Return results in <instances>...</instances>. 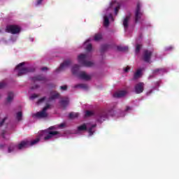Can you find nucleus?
Here are the masks:
<instances>
[{
    "instance_id": "12",
    "label": "nucleus",
    "mask_w": 179,
    "mask_h": 179,
    "mask_svg": "<svg viewBox=\"0 0 179 179\" xmlns=\"http://www.w3.org/2000/svg\"><path fill=\"white\" fill-rule=\"evenodd\" d=\"M110 22H114V17L113 14L110 13L103 16V23H110Z\"/></svg>"
},
{
    "instance_id": "39",
    "label": "nucleus",
    "mask_w": 179,
    "mask_h": 179,
    "mask_svg": "<svg viewBox=\"0 0 179 179\" xmlns=\"http://www.w3.org/2000/svg\"><path fill=\"white\" fill-rule=\"evenodd\" d=\"M66 89H67L66 85H64V86H62V87H61V90H66Z\"/></svg>"
},
{
    "instance_id": "32",
    "label": "nucleus",
    "mask_w": 179,
    "mask_h": 179,
    "mask_svg": "<svg viewBox=\"0 0 179 179\" xmlns=\"http://www.w3.org/2000/svg\"><path fill=\"white\" fill-rule=\"evenodd\" d=\"M128 22H129V16H127L124 20H123V23H128Z\"/></svg>"
},
{
    "instance_id": "49",
    "label": "nucleus",
    "mask_w": 179,
    "mask_h": 179,
    "mask_svg": "<svg viewBox=\"0 0 179 179\" xmlns=\"http://www.w3.org/2000/svg\"><path fill=\"white\" fill-rule=\"evenodd\" d=\"M0 99H1V96H0Z\"/></svg>"
},
{
    "instance_id": "3",
    "label": "nucleus",
    "mask_w": 179,
    "mask_h": 179,
    "mask_svg": "<svg viewBox=\"0 0 179 179\" xmlns=\"http://www.w3.org/2000/svg\"><path fill=\"white\" fill-rule=\"evenodd\" d=\"M94 128H96V124L90 122H87L78 127V132H83L84 131H88L90 136H92L94 134Z\"/></svg>"
},
{
    "instance_id": "16",
    "label": "nucleus",
    "mask_w": 179,
    "mask_h": 179,
    "mask_svg": "<svg viewBox=\"0 0 179 179\" xmlns=\"http://www.w3.org/2000/svg\"><path fill=\"white\" fill-rule=\"evenodd\" d=\"M126 90L117 91L114 94V97H124L127 94Z\"/></svg>"
},
{
    "instance_id": "26",
    "label": "nucleus",
    "mask_w": 179,
    "mask_h": 179,
    "mask_svg": "<svg viewBox=\"0 0 179 179\" xmlns=\"http://www.w3.org/2000/svg\"><path fill=\"white\" fill-rule=\"evenodd\" d=\"M70 118H78L79 117V113H71L69 114Z\"/></svg>"
},
{
    "instance_id": "38",
    "label": "nucleus",
    "mask_w": 179,
    "mask_h": 179,
    "mask_svg": "<svg viewBox=\"0 0 179 179\" xmlns=\"http://www.w3.org/2000/svg\"><path fill=\"white\" fill-rule=\"evenodd\" d=\"M3 87H5V83H0V89H2Z\"/></svg>"
},
{
    "instance_id": "1",
    "label": "nucleus",
    "mask_w": 179,
    "mask_h": 179,
    "mask_svg": "<svg viewBox=\"0 0 179 179\" xmlns=\"http://www.w3.org/2000/svg\"><path fill=\"white\" fill-rule=\"evenodd\" d=\"M65 127V123H62L58 125L49 127L45 131L39 132L38 136L34 140L27 141L24 140L21 141L17 146V149H24L25 148H29L30 146H34L37 145L38 142H40L41 139L44 141H50V139H54V138H59L61 136V133L58 131L59 129H62Z\"/></svg>"
},
{
    "instance_id": "18",
    "label": "nucleus",
    "mask_w": 179,
    "mask_h": 179,
    "mask_svg": "<svg viewBox=\"0 0 179 179\" xmlns=\"http://www.w3.org/2000/svg\"><path fill=\"white\" fill-rule=\"evenodd\" d=\"M15 120L16 121H22V120H23V113H22V111H18L17 112L16 115H15Z\"/></svg>"
},
{
    "instance_id": "31",
    "label": "nucleus",
    "mask_w": 179,
    "mask_h": 179,
    "mask_svg": "<svg viewBox=\"0 0 179 179\" xmlns=\"http://www.w3.org/2000/svg\"><path fill=\"white\" fill-rule=\"evenodd\" d=\"M6 120V117H3L2 119L0 118V127H2L3 122H5Z\"/></svg>"
},
{
    "instance_id": "2",
    "label": "nucleus",
    "mask_w": 179,
    "mask_h": 179,
    "mask_svg": "<svg viewBox=\"0 0 179 179\" xmlns=\"http://www.w3.org/2000/svg\"><path fill=\"white\" fill-rule=\"evenodd\" d=\"M59 97V94H58L57 92H52L50 93V97L49 99H47V98L43 97L41 99L38 101V104H41V103H45L46 104V106L43 108V109L38 113H33L32 117L34 119H39V118H47L48 116V113H47V110L50 108V105H48V101H51L52 100H55V99H58Z\"/></svg>"
},
{
    "instance_id": "7",
    "label": "nucleus",
    "mask_w": 179,
    "mask_h": 179,
    "mask_svg": "<svg viewBox=\"0 0 179 179\" xmlns=\"http://www.w3.org/2000/svg\"><path fill=\"white\" fill-rule=\"evenodd\" d=\"M143 16V13L141 11V3H138L136 9V13H135V20L136 23H138L139 20H141V18Z\"/></svg>"
},
{
    "instance_id": "13",
    "label": "nucleus",
    "mask_w": 179,
    "mask_h": 179,
    "mask_svg": "<svg viewBox=\"0 0 179 179\" xmlns=\"http://www.w3.org/2000/svg\"><path fill=\"white\" fill-rule=\"evenodd\" d=\"M152 51L151 50H145L143 55V59L145 62H149L150 61V57L152 56Z\"/></svg>"
},
{
    "instance_id": "8",
    "label": "nucleus",
    "mask_w": 179,
    "mask_h": 179,
    "mask_svg": "<svg viewBox=\"0 0 179 179\" xmlns=\"http://www.w3.org/2000/svg\"><path fill=\"white\" fill-rule=\"evenodd\" d=\"M143 90H145V83H138L134 86V92H136V94L143 93Z\"/></svg>"
},
{
    "instance_id": "34",
    "label": "nucleus",
    "mask_w": 179,
    "mask_h": 179,
    "mask_svg": "<svg viewBox=\"0 0 179 179\" xmlns=\"http://www.w3.org/2000/svg\"><path fill=\"white\" fill-rule=\"evenodd\" d=\"M43 3V0H37L36 6H38V5H41Z\"/></svg>"
},
{
    "instance_id": "33",
    "label": "nucleus",
    "mask_w": 179,
    "mask_h": 179,
    "mask_svg": "<svg viewBox=\"0 0 179 179\" xmlns=\"http://www.w3.org/2000/svg\"><path fill=\"white\" fill-rule=\"evenodd\" d=\"M34 80H44V77L38 76L35 78Z\"/></svg>"
},
{
    "instance_id": "45",
    "label": "nucleus",
    "mask_w": 179,
    "mask_h": 179,
    "mask_svg": "<svg viewBox=\"0 0 179 179\" xmlns=\"http://www.w3.org/2000/svg\"><path fill=\"white\" fill-rule=\"evenodd\" d=\"M104 26H105L106 27H107V26H108V23L105 24Z\"/></svg>"
},
{
    "instance_id": "43",
    "label": "nucleus",
    "mask_w": 179,
    "mask_h": 179,
    "mask_svg": "<svg viewBox=\"0 0 179 179\" xmlns=\"http://www.w3.org/2000/svg\"><path fill=\"white\" fill-rule=\"evenodd\" d=\"M42 71H47V68L46 67L42 68Z\"/></svg>"
},
{
    "instance_id": "22",
    "label": "nucleus",
    "mask_w": 179,
    "mask_h": 179,
    "mask_svg": "<svg viewBox=\"0 0 179 179\" xmlns=\"http://www.w3.org/2000/svg\"><path fill=\"white\" fill-rule=\"evenodd\" d=\"M79 71V66L75 65L72 69H71V72L73 75H76L78 73V71Z\"/></svg>"
},
{
    "instance_id": "44",
    "label": "nucleus",
    "mask_w": 179,
    "mask_h": 179,
    "mask_svg": "<svg viewBox=\"0 0 179 179\" xmlns=\"http://www.w3.org/2000/svg\"><path fill=\"white\" fill-rule=\"evenodd\" d=\"M3 148V145H0V148L2 149Z\"/></svg>"
},
{
    "instance_id": "20",
    "label": "nucleus",
    "mask_w": 179,
    "mask_h": 179,
    "mask_svg": "<svg viewBox=\"0 0 179 179\" xmlns=\"http://www.w3.org/2000/svg\"><path fill=\"white\" fill-rule=\"evenodd\" d=\"M142 76V69H139L134 73L135 79H138V78H141Z\"/></svg>"
},
{
    "instance_id": "40",
    "label": "nucleus",
    "mask_w": 179,
    "mask_h": 179,
    "mask_svg": "<svg viewBox=\"0 0 179 179\" xmlns=\"http://www.w3.org/2000/svg\"><path fill=\"white\" fill-rule=\"evenodd\" d=\"M152 92H153L152 90L148 91L147 96H150V94H152Z\"/></svg>"
},
{
    "instance_id": "23",
    "label": "nucleus",
    "mask_w": 179,
    "mask_h": 179,
    "mask_svg": "<svg viewBox=\"0 0 179 179\" xmlns=\"http://www.w3.org/2000/svg\"><path fill=\"white\" fill-rule=\"evenodd\" d=\"M141 48H142V44L139 43L138 42H136V54H138L139 51L141 50Z\"/></svg>"
},
{
    "instance_id": "29",
    "label": "nucleus",
    "mask_w": 179,
    "mask_h": 179,
    "mask_svg": "<svg viewBox=\"0 0 179 179\" xmlns=\"http://www.w3.org/2000/svg\"><path fill=\"white\" fill-rule=\"evenodd\" d=\"M85 115H86V117H90V115H93V112H92L90 110H87L85 112Z\"/></svg>"
},
{
    "instance_id": "14",
    "label": "nucleus",
    "mask_w": 179,
    "mask_h": 179,
    "mask_svg": "<svg viewBox=\"0 0 179 179\" xmlns=\"http://www.w3.org/2000/svg\"><path fill=\"white\" fill-rule=\"evenodd\" d=\"M90 41L91 40L88 39L83 44V48H85V50H87L89 52H90L92 50V43H90Z\"/></svg>"
},
{
    "instance_id": "4",
    "label": "nucleus",
    "mask_w": 179,
    "mask_h": 179,
    "mask_svg": "<svg viewBox=\"0 0 179 179\" xmlns=\"http://www.w3.org/2000/svg\"><path fill=\"white\" fill-rule=\"evenodd\" d=\"M15 72H17L18 76H23L29 72L27 69V62H22L15 66Z\"/></svg>"
},
{
    "instance_id": "30",
    "label": "nucleus",
    "mask_w": 179,
    "mask_h": 179,
    "mask_svg": "<svg viewBox=\"0 0 179 179\" xmlns=\"http://www.w3.org/2000/svg\"><path fill=\"white\" fill-rule=\"evenodd\" d=\"M16 40H17V36H12L11 38L10 39V43H15V41H16Z\"/></svg>"
},
{
    "instance_id": "35",
    "label": "nucleus",
    "mask_w": 179,
    "mask_h": 179,
    "mask_svg": "<svg viewBox=\"0 0 179 179\" xmlns=\"http://www.w3.org/2000/svg\"><path fill=\"white\" fill-rule=\"evenodd\" d=\"M171 50H173V46H168L165 48V51H171Z\"/></svg>"
},
{
    "instance_id": "24",
    "label": "nucleus",
    "mask_w": 179,
    "mask_h": 179,
    "mask_svg": "<svg viewBox=\"0 0 179 179\" xmlns=\"http://www.w3.org/2000/svg\"><path fill=\"white\" fill-rule=\"evenodd\" d=\"M101 38H103V36L100 34H96L94 37V41H100Z\"/></svg>"
},
{
    "instance_id": "17",
    "label": "nucleus",
    "mask_w": 179,
    "mask_h": 179,
    "mask_svg": "<svg viewBox=\"0 0 179 179\" xmlns=\"http://www.w3.org/2000/svg\"><path fill=\"white\" fill-rule=\"evenodd\" d=\"M60 104H61L62 107H63V108L66 107V106H68L69 104V98L63 99L61 101Z\"/></svg>"
},
{
    "instance_id": "25",
    "label": "nucleus",
    "mask_w": 179,
    "mask_h": 179,
    "mask_svg": "<svg viewBox=\"0 0 179 179\" xmlns=\"http://www.w3.org/2000/svg\"><path fill=\"white\" fill-rule=\"evenodd\" d=\"M160 83H162V80H158L154 82V87L157 89L160 86Z\"/></svg>"
},
{
    "instance_id": "37",
    "label": "nucleus",
    "mask_w": 179,
    "mask_h": 179,
    "mask_svg": "<svg viewBox=\"0 0 179 179\" xmlns=\"http://www.w3.org/2000/svg\"><path fill=\"white\" fill-rule=\"evenodd\" d=\"M129 69H131V68L129 66H127L126 68H124V72H129Z\"/></svg>"
},
{
    "instance_id": "42",
    "label": "nucleus",
    "mask_w": 179,
    "mask_h": 179,
    "mask_svg": "<svg viewBox=\"0 0 179 179\" xmlns=\"http://www.w3.org/2000/svg\"><path fill=\"white\" fill-rule=\"evenodd\" d=\"M5 134H6V131H3V132H2V136H3V138H6V137H5Z\"/></svg>"
},
{
    "instance_id": "15",
    "label": "nucleus",
    "mask_w": 179,
    "mask_h": 179,
    "mask_svg": "<svg viewBox=\"0 0 179 179\" xmlns=\"http://www.w3.org/2000/svg\"><path fill=\"white\" fill-rule=\"evenodd\" d=\"M69 65H71V61H69V60L64 61L60 65L59 69V71H62L64 69H66V68H68V66H69Z\"/></svg>"
},
{
    "instance_id": "5",
    "label": "nucleus",
    "mask_w": 179,
    "mask_h": 179,
    "mask_svg": "<svg viewBox=\"0 0 179 179\" xmlns=\"http://www.w3.org/2000/svg\"><path fill=\"white\" fill-rule=\"evenodd\" d=\"M78 61L82 66H87V68H90L94 65L93 62L87 61V55L85 54H80L78 56Z\"/></svg>"
},
{
    "instance_id": "21",
    "label": "nucleus",
    "mask_w": 179,
    "mask_h": 179,
    "mask_svg": "<svg viewBox=\"0 0 179 179\" xmlns=\"http://www.w3.org/2000/svg\"><path fill=\"white\" fill-rule=\"evenodd\" d=\"M106 118H107V116L106 113H101V115H99L98 121H99V122H102V121L106 120Z\"/></svg>"
},
{
    "instance_id": "10",
    "label": "nucleus",
    "mask_w": 179,
    "mask_h": 179,
    "mask_svg": "<svg viewBox=\"0 0 179 179\" xmlns=\"http://www.w3.org/2000/svg\"><path fill=\"white\" fill-rule=\"evenodd\" d=\"M78 76L83 80H90L92 79V76L85 71L80 73Z\"/></svg>"
},
{
    "instance_id": "27",
    "label": "nucleus",
    "mask_w": 179,
    "mask_h": 179,
    "mask_svg": "<svg viewBox=\"0 0 179 179\" xmlns=\"http://www.w3.org/2000/svg\"><path fill=\"white\" fill-rule=\"evenodd\" d=\"M133 110L134 108H132V106H127L124 108V113H130V111H132Z\"/></svg>"
},
{
    "instance_id": "6",
    "label": "nucleus",
    "mask_w": 179,
    "mask_h": 179,
    "mask_svg": "<svg viewBox=\"0 0 179 179\" xmlns=\"http://www.w3.org/2000/svg\"><path fill=\"white\" fill-rule=\"evenodd\" d=\"M6 31L11 34H20L22 31V27L16 24H10L6 27Z\"/></svg>"
},
{
    "instance_id": "11",
    "label": "nucleus",
    "mask_w": 179,
    "mask_h": 179,
    "mask_svg": "<svg viewBox=\"0 0 179 179\" xmlns=\"http://www.w3.org/2000/svg\"><path fill=\"white\" fill-rule=\"evenodd\" d=\"M13 99H15V94L12 92H9L6 99V104H10V103L13 101Z\"/></svg>"
},
{
    "instance_id": "48",
    "label": "nucleus",
    "mask_w": 179,
    "mask_h": 179,
    "mask_svg": "<svg viewBox=\"0 0 179 179\" xmlns=\"http://www.w3.org/2000/svg\"><path fill=\"white\" fill-rule=\"evenodd\" d=\"M31 41H33V39H31Z\"/></svg>"
},
{
    "instance_id": "36",
    "label": "nucleus",
    "mask_w": 179,
    "mask_h": 179,
    "mask_svg": "<svg viewBox=\"0 0 179 179\" xmlns=\"http://www.w3.org/2000/svg\"><path fill=\"white\" fill-rule=\"evenodd\" d=\"M37 98V94H34L30 96L31 100H34V99Z\"/></svg>"
},
{
    "instance_id": "19",
    "label": "nucleus",
    "mask_w": 179,
    "mask_h": 179,
    "mask_svg": "<svg viewBox=\"0 0 179 179\" xmlns=\"http://www.w3.org/2000/svg\"><path fill=\"white\" fill-rule=\"evenodd\" d=\"M75 89H83L84 90H87V85L86 84H77L74 86Z\"/></svg>"
},
{
    "instance_id": "28",
    "label": "nucleus",
    "mask_w": 179,
    "mask_h": 179,
    "mask_svg": "<svg viewBox=\"0 0 179 179\" xmlns=\"http://www.w3.org/2000/svg\"><path fill=\"white\" fill-rule=\"evenodd\" d=\"M15 148L16 147L14 145H10L8 148V153H12V152H14Z\"/></svg>"
},
{
    "instance_id": "9",
    "label": "nucleus",
    "mask_w": 179,
    "mask_h": 179,
    "mask_svg": "<svg viewBox=\"0 0 179 179\" xmlns=\"http://www.w3.org/2000/svg\"><path fill=\"white\" fill-rule=\"evenodd\" d=\"M115 6V15L117 16L118 15V12H120V9L121 8V5L117 1H112L110 3V8H113Z\"/></svg>"
},
{
    "instance_id": "41",
    "label": "nucleus",
    "mask_w": 179,
    "mask_h": 179,
    "mask_svg": "<svg viewBox=\"0 0 179 179\" xmlns=\"http://www.w3.org/2000/svg\"><path fill=\"white\" fill-rule=\"evenodd\" d=\"M123 26H124V29H127V27H128V23H124Z\"/></svg>"
},
{
    "instance_id": "47",
    "label": "nucleus",
    "mask_w": 179,
    "mask_h": 179,
    "mask_svg": "<svg viewBox=\"0 0 179 179\" xmlns=\"http://www.w3.org/2000/svg\"><path fill=\"white\" fill-rule=\"evenodd\" d=\"M124 116H125V113L122 114V117H124Z\"/></svg>"
},
{
    "instance_id": "46",
    "label": "nucleus",
    "mask_w": 179,
    "mask_h": 179,
    "mask_svg": "<svg viewBox=\"0 0 179 179\" xmlns=\"http://www.w3.org/2000/svg\"><path fill=\"white\" fill-rule=\"evenodd\" d=\"M118 50H119L120 51H122V49L120 48V47H118Z\"/></svg>"
}]
</instances>
